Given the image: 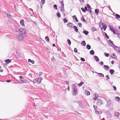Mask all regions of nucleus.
Instances as JSON below:
<instances>
[{
  "label": "nucleus",
  "mask_w": 120,
  "mask_h": 120,
  "mask_svg": "<svg viewBox=\"0 0 120 120\" xmlns=\"http://www.w3.org/2000/svg\"><path fill=\"white\" fill-rule=\"evenodd\" d=\"M81 45L84 46H85L86 45V43H85V41H82L81 43Z\"/></svg>",
  "instance_id": "6ab92c4d"
},
{
  "label": "nucleus",
  "mask_w": 120,
  "mask_h": 120,
  "mask_svg": "<svg viewBox=\"0 0 120 120\" xmlns=\"http://www.w3.org/2000/svg\"><path fill=\"white\" fill-rule=\"evenodd\" d=\"M113 88L114 90H116V87L115 86H113Z\"/></svg>",
  "instance_id": "e2e57ef3"
},
{
  "label": "nucleus",
  "mask_w": 120,
  "mask_h": 120,
  "mask_svg": "<svg viewBox=\"0 0 120 120\" xmlns=\"http://www.w3.org/2000/svg\"><path fill=\"white\" fill-rule=\"evenodd\" d=\"M57 15V17H59L60 18V13L59 12H58L57 13H56Z\"/></svg>",
  "instance_id": "f704fd0d"
},
{
  "label": "nucleus",
  "mask_w": 120,
  "mask_h": 120,
  "mask_svg": "<svg viewBox=\"0 0 120 120\" xmlns=\"http://www.w3.org/2000/svg\"><path fill=\"white\" fill-rule=\"evenodd\" d=\"M104 54L106 56L108 57L109 55V53H107L106 52Z\"/></svg>",
  "instance_id": "a19ab883"
},
{
  "label": "nucleus",
  "mask_w": 120,
  "mask_h": 120,
  "mask_svg": "<svg viewBox=\"0 0 120 120\" xmlns=\"http://www.w3.org/2000/svg\"><path fill=\"white\" fill-rule=\"evenodd\" d=\"M60 4H61L62 5L61 6L64 7V5L63 3V0L61 1V2H60Z\"/></svg>",
  "instance_id": "4c0bfd02"
},
{
  "label": "nucleus",
  "mask_w": 120,
  "mask_h": 120,
  "mask_svg": "<svg viewBox=\"0 0 120 120\" xmlns=\"http://www.w3.org/2000/svg\"><path fill=\"white\" fill-rule=\"evenodd\" d=\"M104 69L106 71H108L109 69V67L108 65H104Z\"/></svg>",
  "instance_id": "dca6fc26"
},
{
  "label": "nucleus",
  "mask_w": 120,
  "mask_h": 120,
  "mask_svg": "<svg viewBox=\"0 0 120 120\" xmlns=\"http://www.w3.org/2000/svg\"><path fill=\"white\" fill-rule=\"evenodd\" d=\"M64 22L65 23H66L68 22V20H67L65 19H64L63 20Z\"/></svg>",
  "instance_id": "de8ad7c7"
},
{
  "label": "nucleus",
  "mask_w": 120,
  "mask_h": 120,
  "mask_svg": "<svg viewBox=\"0 0 120 120\" xmlns=\"http://www.w3.org/2000/svg\"><path fill=\"white\" fill-rule=\"evenodd\" d=\"M89 33V32L86 30H84L83 31V33L86 35H87Z\"/></svg>",
  "instance_id": "a211bd4d"
},
{
  "label": "nucleus",
  "mask_w": 120,
  "mask_h": 120,
  "mask_svg": "<svg viewBox=\"0 0 120 120\" xmlns=\"http://www.w3.org/2000/svg\"><path fill=\"white\" fill-rule=\"evenodd\" d=\"M114 72V70L112 69H110L109 70L110 73L111 75H113Z\"/></svg>",
  "instance_id": "4be33fe9"
},
{
  "label": "nucleus",
  "mask_w": 120,
  "mask_h": 120,
  "mask_svg": "<svg viewBox=\"0 0 120 120\" xmlns=\"http://www.w3.org/2000/svg\"><path fill=\"white\" fill-rule=\"evenodd\" d=\"M25 37L21 33H18L16 34V38L19 41L22 40L23 38Z\"/></svg>",
  "instance_id": "f257e3e1"
},
{
  "label": "nucleus",
  "mask_w": 120,
  "mask_h": 120,
  "mask_svg": "<svg viewBox=\"0 0 120 120\" xmlns=\"http://www.w3.org/2000/svg\"><path fill=\"white\" fill-rule=\"evenodd\" d=\"M33 82L34 83H35L37 82V79H34L33 81Z\"/></svg>",
  "instance_id": "37998d69"
},
{
  "label": "nucleus",
  "mask_w": 120,
  "mask_h": 120,
  "mask_svg": "<svg viewBox=\"0 0 120 120\" xmlns=\"http://www.w3.org/2000/svg\"><path fill=\"white\" fill-rule=\"evenodd\" d=\"M99 12V10L97 9H96L95 10V13L97 15H98Z\"/></svg>",
  "instance_id": "ddd939ff"
},
{
  "label": "nucleus",
  "mask_w": 120,
  "mask_h": 120,
  "mask_svg": "<svg viewBox=\"0 0 120 120\" xmlns=\"http://www.w3.org/2000/svg\"><path fill=\"white\" fill-rule=\"evenodd\" d=\"M16 32H20V29L18 28H17L15 30Z\"/></svg>",
  "instance_id": "864d4df0"
},
{
  "label": "nucleus",
  "mask_w": 120,
  "mask_h": 120,
  "mask_svg": "<svg viewBox=\"0 0 120 120\" xmlns=\"http://www.w3.org/2000/svg\"><path fill=\"white\" fill-rule=\"evenodd\" d=\"M84 8H85V10L86 11H88V9L87 8V7H86V6H85L84 7Z\"/></svg>",
  "instance_id": "338daca9"
},
{
  "label": "nucleus",
  "mask_w": 120,
  "mask_h": 120,
  "mask_svg": "<svg viewBox=\"0 0 120 120\" xmlns=\"http://www.w3.org/2000/svg\"><path fill=\"white\" fill-rule=\"evenodd\" d=\"M86 6H87V8H88V9L90 8H91V7L90 6V5H89V4H86Z\"/></svg>",
  "instance_id": "8fccbe9b"
},
{
  "label": "nucleus",
  "mask_w": 120,
  "mask_h": 120,
  "mask_svg": "<svg viewBox=\"0 0 120 120\" xmlns=\"http://www.w3.org/2000/svg\"><path fill=\"white\" fill-rule=\"evenodd\" d=\"M97 30L96 28H95L94 27H93L92 28V31L94 32V31H96Z\"/></svg>",
  "instance_id": "2f4dec72"
},
{
  "label": "nucleus",
  "mask_w": 120,
  "mask_h": 120,
  "mask_svg": "<svg viewBox=\"0 0 120 120\" xmlns=\"http://www.w3.org/2000/svg\"><path fill=\"white\" fill-rule=\"evenodd\" d=\"M115 15L117 18L119 19L120 18V15H119L116 14Z\"/></svg>",
  "instance_id": "c756f323"
},
{
  "label": "nucleus",
  "mask_w": 120,
  "mask_h": 120,
  "mask_svg": "<svg viewBox=\"0 0 120 120\" xmlns=\"http://www.w3.org/2000/svg\"><path fill=\"white\" fill-rule=\"evenodd\" d=\"M108 103L109 105H111L112 103L111 100L110 99H109L108 100Z\"/></svg>",
  "instance_id": "f3484780"
},
{
  "label": "nucleus",
  "mask_w": 120,
  "mask_h": 120,
  "mask_svg": "<svg viewBox=\"0 0 120 120\" xmlns=\"http://www.w3.org/2000/svg\"><path fill=\"white\" fill-rule=\"evenodd\" d=\"M37 83L38 84H40L42 80V79L41 78H38L37 79Z\"/></svg>",
  "instance_id": "0eeeda50"
},
{
  "label": "nucleus",
  "mask_w": 120,
  "mask_h": 120,
  "mask_svg": "<svg viewBox=\"0 0 120 120\" xmlns=\"http://www.w3.org/2000/svg\"><path fill=\"white\" fill-rule=\"evenodd\" d=\"M81 20H82L83 22H87L86 21L85 19L84 18L83 16H82V18H81Z\"/></svg>",
  "instance_id": "72a5a7b5"
},
{
  "label": "nucleus",
  "mask_w": 120,
  "mask_h": 120,
  "mask_svg": "<svg viewBox=\"0 0 120 120\" xmlns=\"http://www.w3.org/2000/svg\"><path fill=\"white\" fill-rule=\"evenodd\" d=\"M74 51L75 52H78L76 48H74Z\"/></svg>",
  "instance_id": "603ef678"
},
{
  "label": "nucleus",
  "mask_w": 120,
  "mask_h": 120,
  "mask_svg": "<svg viewBox=\"0 0 120 120\" xmlns=\"http://www.w3.org/2000/svg\"><path fill=\"white\" fill-rule=\"evenodd\" d=\"M29 75L31 77H32V74L31 73H30L29 74Z\"/></svg>",
  "instance_id": "774afa93"
},
{
  "label": "nucleus",
  "mask_w": 120,
  "mask_h": 120,
  "mask_svg": "<svg viewBox=\"0 0 120 120\" xmlns=\"http://www.w3.org/2000/svg\"><path fill=\"white\" fill-rule=\"evenodd\" d=\"M86 47L88 50L90 49L91 48V46L89 45H86Z\"/></svg>",
  "instance_id": "cd10ccee"
},
{
  "label": "nucleus",
  "mask_w": 120,
  "mask_h": 120,
  "mask_svg": "<svg viewBox=\"0 0 120 120\" xmlns=\"http://www.w3.org/2000/svg\"><path fill=\"white\" fill-rule=\"evenodd\" d=\"M98 74L99 75H100L101 76H102L103 77H104V75L103 74H102V73H98Z\"/></svg>",
  "instance_id": "ea45409f"
},
{
  "label": "nucleus",
  "mask_w": 120,
  "mask_h": 120,
  "mask_svg": "<svg viewBox=\"0 0 120 120\" xmlns=\"http://www.w3.org/2000/svg\"><path fill=\"white\" fill-rule=\"evenodd\" d=\"M26 81L24 79H19V80H18V81L19 82V83H20L22 84V83H25L27 82V81Z\"/></svg>",
  "instance_id": "39448f33"
},
{
  "label": "nucleus",
  "mask_w": 120,
  "mask_h": 120,
  "mask_svg": "<svg viewBox=\"0 0 120 120\" xmlns=\"http://www.w3.org/2000/svg\"><path fill=\"white\" fill-rule=\"evenodd\" d=\"M72 88V94L74 95H76L78 94L77 89L75 85H73Z\"/></svg>",
  "instance_id": "f03ea898"
},
{
  "label": "nucleus",
  "mask_w": 120,
  "mask_h": 120,
  "mask_svg": "<svg viewBox=\"0 0 120 120\" xmlns=\"http://www.w3.org/2000/svg\"><path fill=\"white\" fill-rule=\"evenodd\" d=\"M73 28L75 29V31L76 32H78V30L77 27L76 26H73Z\"/></svg>",
  "instance_id": "9b49d317"
},
{
  "label": "nucleus",
  "mask_w": 120,
  "mask_h": 120,
  "mask_svg": "<svg viewBox=\"0 0 120 120\" xmlns=\"http://www.w3.org/2000/svg\"><path fill=\"white\" fill-rule=\"evenodd\" d=\"M78 103L81 107L83 108V105L81 102L80 101H78Z\"/></svg>",
  "instance_id": "f8f14e48"
},
{
  "label": "nucleus",
  "mask_w": 120,
  "mask_h": 120,
  "mask_svg": "<svg viewBox=\"0 0 120 120\" xmlns=\"http://www.w3.org/2000/svg\"><path fill=\"white\" fill-rule=\"evenodd\" d=\"M81 10L82 11L84 12H85V9L83 8H81Z\"/></svg>",
  "instance_id": "a18cd8bd"
},
{
  "label": "nucleus",
  "mask_w": 120,
  "mask_h": 120,
  "mask_svg": "<svg viewBox=\"0 0 120 120\" xmlns=\"http://www.w3.org/2000/svg\"><path fill=\"white\" fill-rule=\"evenodd\" d=\"M11 60H10L9 59H7L5 60V63H7V64L11 62Z\"/></svg>",
  "instance_id": "1a4fd4ad"
},
{
  "label": "nucleus",
  "mask_w": 120,
  "mask_h": 120,
  "mask_svg": "<svg viewBox=\"0 0 120 120\" xmlns=\"http://www.w3.org/2000/svg\"><path fill=\"white\" fill-rule=\"evenodd\" d=\"M105 37H106L107 39H109V37L106 33H105Z\"/></svg>",
  "instance_id": "58836bf2"
},
{
  "label": "nucleus",
  "mask_w": 120,
  "mask_h": 120,
  "mask_svg": "<svg viewBox=\"0 0 120 120\" xmlns=\"http://www.w3.org/2000/svg\"><path fill=\"white\" fill-rule=\"evenodd\" d=\"M84 82H83L81 81L80 83L78 84V86H81L82 85L84 84Z\"/></svg>",
  "instance_id": "c85d7f7f"
},
{
  "label": "nucleus",
  "mask_w": 120,
  "mask_h": 120,
  "mask_svg": "<svg viewBox=\"0 0 120 120\" xmlns=\"http://www.w3.org/2000/svg\"><path fill=\"white\" fill-rule=\"evenodd\" d=\"M53 7L56 10H57V6L56 5L54 4L53 5Z\"/></svg>",
  "instance_id": "c9c22d12"
},
{
  "label": "nucleus",
  "mask_w": 120,
  "mask_h": 120,
  "mask_svg": "<svg viewBox=\"0 0 120 120\" xmlns=\"http://www.w3.org/2000/svg\"><path fill=\"white\" fill-rule=\"evenodd\" d=\"M73 24L71 22L68 23L67 24V26L68 27H70L71 28H73V27H72L73 26Z\"/></svg>",
  "instance_id": "6e6552de"
},
{
  "label": "nucleus",
  "mask_w": 120,
  "mask_h": 120,
  "mask_svg": "<svg viewBox=\"0 0 120 120\" xmlns=\"http://www.w3.org/2000/svg\"><path fill=\"white\" fill-rule=\"evenodd\" d=\"M20 79H24V78L22 76H19Z\"/></svg>",
  "instance_id": "680f3d73"
},
{
  "label": "nucleus",
  "mask_w": 120,
  "mask_h": 120,
  "mask_svg": "<svg viewBox=\"0 0 120 120\" xmlns=\"http://www.w3.org/2000/svg\"><path fill=\"white\" fill-rule=\"evenodd\" d=\"M106 78H107V80H109V77L108 75H106Z\"/></svg>",
  "instance_id": "79ce46f5"
},
{
  "label": "nucleus",
  "mask_w": 120,
  "mask_h": 120,
  "mask_svg": "<svg viewBox=\"0 0 120 120\" xmlns=\"http://www.w3.org/2000/svg\"><path fill=\"white\" fill-rule=\"evenodd\" d=\"M102 26H103V28L104 30H105L106 28V26H105V25L104 23H102Z\"/></svg>",
  "instance_id": "b1692460"
},
{
  "label": "nucleus",
  "mask_w": 120,
  "mask_h": 120,
  "mask_svg": "<svg viewBox=\"0 0 120 120\" xmlns=\"http://www.w3.org/2000/svg\"><path fill=\"white\" fill-rule=\"evenodd\" d=\"M93 107H94V108L95 110H97L98 109L97 106L94 105H93Z\"/></svg>",
  "instance_id": "c03bdc74"
},
{
  "label": "nucleus",
  "mask_w": 120,
  "mask_h": 120,
  "mask_svg": "<svg viewBox=\"0 0 120 120\" xmlns=\"http://www.w3.org/2000/svg\"><path fill=\"white\" fill-rule=\"evenodd\" d=\"M20 24L22 26H24V21L23 20H21L20 21Z\"/></svg>",
  "instance_id": "2eb2a0df"
},
{
  "label": "nucleus",
  "mask_w": 120,
  "mask_h": 120,
  "mask_svg": "<svg viewBox=\"0 0 120 120\" xmlns=\"http://www.w3.org/2000/svg\"><path fill=\"white\" fill-rule=\"evenodd\" d=\"M41 2L42 4H44L45 2V0H42L41 1Z\"/></svg>",
  "instance_id": "052dcab7"
},
{
  "label": "nucleus",
  "mask_w": 120,
  "mask_h": 120,
  "mask_svg": "<svg viewBox=\"0 0 120 120\" xmlns=\"http://www.w3.org/2000/svg\"><path fill=\"white\" fill-rule=\"evenodd\" d=\"M26 30L23 28H21L20 29V33H21L24 36H26Z\"/></svg>",
  "instance_id": "7ed1b4c3"
},
{
  "label": "nucleus",
  "mask_w": 120,
  "mask_h": 120,
  "mask_svg": "<svg viewBox=\"0 0 120 120\" xmlns=\"http://www.w3.org/2000/svg\"><path fill=\"white\" fill-rule=\"evenodd\" d=\"M80 3H83L84 2V1L83 0H79Z\"/></svg>",
  "instance_id": "4d7b16f0"
},
{
  "label": "nucleus",
  "mask_w": 120,
  "mask_h": 120,
  "mask_svg": "<svg viewBox=\"0 0 120 120\" xmlns=\"http://www.w3.org/2000/svg\"><path fill=\"white\" fill-rule=\"evenodd\" d=\"M114 46V48L118 52H120V48L118 47H117L114 44H113Z\"/></svg>",
  "instance_id": "423d86ee"
},
{
  "label": "nucleus",
  "mask_w": 120,
  "mask_h": 120,
  "mask_svg": "<svg viewBox=\"0 0 120 120\" xmlns=\"http://www.w3.org/2000/svg\"><path fill=\"white\" fill-rule=\"evenodd\" d=\"M110 30L112 31V30H113L112 29H113V28L112 26H110Z\"/></svg>",
  "instance_id": "0e129e2a"
},
{
  "label": "nucleus",
  "mask_w": 120,
  "mask_h": 120,
  "mask_svg": "<svg viewBox=\"0 0 120 120\" xmlns=\"http://www.w3.org/2000/svg\"><path fill=\"white\" fill-rule=\"evenodd\" d=\"M78 25L80 27H82V24L81 23H78Z\"/></svg>",
  "instance_id": "49530a36"
},
{
  "label": "nucleus",
  "mask_w": 120,
  "mask_h": 120,
  "mask_svg": "<svg viewBox=\"0 0 120 120\" xmlns=\"http://www.w3.org/2000/svg\"><path fill=\"white\" fill-rule=\"evenodd\" d=\"M90 53L91 55H93L94 54V50H91L90 51Z\"/></svg>",
  "instance_id": "bb28decb"
},
{
  "label": "nucleus",
  "mask_w": 120,
  "mask_h": 120,
  "mask_svg": "<svg viewBox=\"0 0 120 120\" xmlns=\"http://www.w3.org/2000/svg\"><path fill=\"white\" fill-rule=\"evenodd\" d=\"M103 102L101 99H98V100L97 104L99 106H100L103 104Z\"/></svg>",
  "instance_id": "20e7f679"
},
{
  "label": "nucleus",
  "mask_w": 120,
  "mask_h": 120,
  "mask_svg": "<svg viewBox=\"0 0 120 120\" xmlns=\"http://www.w3.org/2000/svg\"><path fill=\"white\" fill-rule=\"evenodd\" d=\"M111 56L112 58L114 59H116L117 58L116 55L114 53L112 54L111 55Z\"/></svg>",
  "instance_id": "9d476101"
},
{
  "label": "nucleus",
  "mask_w": 120,
  "mask_h": 120,
  "mask_svg": "<svg viewBox=\"0 0 120 120\" xmlns=\"http://www.w3.org/2000/svg\"><path fill=\"white\" fill-rule=\"evenodd\" d=\"M7 15L8 16V18H11L12 17V16L8 14H7Z\"/></svg>",
  "instance_id": "3c124183"
},
{
  "label": "nucleus",
  "mask_w": 120,
  "mask_h": 120,
  "mask_svg": "<svg viewBox=\"0 0 120 120\" xmlns=\"http://www.w3.org/2000/svg\"><path fill=\"white\" fill-rule=\"evenodd\" d=\"M111 31L113 32V33L114 34H116V33L115 32V31L114 30H112Z\"/></svg>",
  "instance_id": "bf43d9fd"
},
{
  "label": "nucleus",
  "mask_w": 120,
  "mask_h": 120,
  "mask_svg": "<svg viewBox=\"0 0 120 120\" xmlns=\"http://www.w3.org/2000/svg\"><path fill=\"white\" fill-rule=\"evenodd\" d=\"M85 93L87 95H89L90 94V92L88 90H86L85 91Z\"/></svg>",
  "instance_id": "473e14b6"
},
{
  "label": "nucleus",
  "mask_w": 120,
  "mask_h": 120,
  "mask_svg": "<svg viewBox=\"0 0 120 120\" xmlns=\"http://www.w3.org/2000/svg\"><path fill=\"white\" fill-rule=\"evenodd\" d=\"M115 100L118 101H120V98L118 97H116L115 98Z\"/></svg>",
  "instance_id": "393cba45"
},
{
  "label": "nucleus",
  "mask_w": 120,
  "mask_h": 120,
  "mask_svg": "<svg viewBox=\"0 0 120 120\" xmlns=\"http://www.w3.org/2000/svg\"><path fill=\"white\" fill-rule=\"evenodd\" d=\"M67 41L69 45H70L71 44V42L70 40L69 39H68L67 40Z\"/></svg>",
  "instance_id": "e433bc0d"
},
{
  "label": "nucleus",
  "mask_w": 120,
  "mask_h": 120,
  "mask_svg": "<svg viewBox=\"0 0 120 120\" xmlns=\"http://www.w3.org/2000/svg\"><path fill=\"white\" fill-rule=\"evenodd\" d=\"M95 113L96 114H99V111L97 110H95Z\"/></svg>",
  "instance_id": "6e6d98bb"
},
{
  "label": "nucleus",
  "mask_w": 120,
  "mask_h": 120,
  "mask_svg": "<svg viewBox=\"0 0 120 120\" xmlns=\"http://www.w3.org/2000/svg\"><path fill=\"white\" fill-rule=\"evenodd\" d=\"M109 41L110 43H111L113 45V44L112 41L110 39H109Z\"/></svg>",
  "instance_id": "13d9d810"
},
{
  "label": "nucleus",
  "mask_w": 120,
  "mask_h": 120,
  "mask_svg": "<svg viewBox=\"0 0 120 120\" xmlns=\"http://www.w3.org/2000/svg\"><path fill=\"white\" fill-rule=\"evenodd\" d=\"M28 62L31 63L32 64H34V61L31 60L30 59H29L28 60Z\"/></svg>",
  "instance_id": "a878e982"
},
{
  "label": "nucleus",
  "mask_w": 120,
  "mask_h": 120,
  "mask_svg": "<svg viewBox=\"0 0 120 120\" xmlns=\"http://www.w3.org/2000/svg\"><path fill=\"white\" fill-rule=\"evenodd\" d=\"M45 39L47 42H49V39L47 36H46L45 37Z\"/></svg>",
  "instance_id": "7c9ffc66"
},
{
  "label": "nucleus",
  "mask_w": 120,
  "mask_h": 120,
  "mask_svg": "<svg viewBox=\"0 0 120 120\" xmlns=\"http://www.w3.org/2000/svg\"><path fill=\"white\" fill-rule=\"evenodd\" d=\"M119 113L116 112L115 113V116L117 117H119Z\"/></svg>",
  "instance_id": "4468645a"
},
{
  "label": "nucleus",
  "mask_w": 120,
  "mask_h": 120,
  "mask_svg": "<svg viewBox=\"0 0 120 120\" xmlns=\"http://www.w3.org/2000/svg\"><path fill=\"white\" fill-rule=\"evenodd\" d=\"M99 64L101 65H102L104 64L103 62L102 61H100L99 62Z\"/></svg>",
  "instance_id": "5fc2aeb1"
},
{
  "label": "nucleus",
  "mask_w": 120,
  "mask_h": 120,
  "mask_svg": "<svg viewBox=\"0 0 120 120\" xmlns=\"http://www.w3.org/2000/svg\"><path fill=\"white\" fill-rule=\"evenodd\" d=\"M94 58L96 60V61L97 62H98L99 60L98 57L96 56H94Z\"/></svg>",
  "instance_id": "aec40b11"
},
{
  "label": "nucleus",
  "mask_w": 120,
  "mask_h": 120,
  "mask_svg": "<svg viewBox=\"0 0 120 120\" xmlns=\"http://www.w3.org/2000/svg\"><path fill=\"white\" fill-rule=\"evenodd\" d=\"M98 96V95H97L96 94H95V98H93V100H97Z\"/></svg>",
  "instance_id": "5701e85b"
},
{
  "label": "nucleus",
  "mask_w": 120,
  "mask_h": 120,
  "mask_svg": "<svg viewBox=\"0 0 120 120\" xmlns=\"http://www.w3.org/2000/svg\"><path fill=\"white\" fill-rule=\"evenodd\" d=\"M88 11L90 13H91L92 12V11L91 10V8L88 9Z\"/></svg>",
  "instance_id": "69168bd1"
},
{
  "label": "nucleus",
  "mask_w": 120,
  "mask_h": 120,
  "mask_svg": "<svg viewBox=\"0 0 120 120\" xmlns=\"http://www.w3.org/2000/svg\"><path fill=\"white\" fill-rule=\"evenodd\" d=\"M80 60L82 61H85V59L83 58H81Z\"/></svg>",
  "instance_id": "09e8293b"
},
{
  "label": "nucleus",
  "mask_w": 120,
  "mask_h": 120,
  "mask_svg": "<svg viewBox=\"0 0 120 120\" xmlns=\"http://www.w3.org/2000/svg\"><path fill=\"white\" fill-rule=\"evenodd\" d=\"M61 11L63 13H64V7L61 6L60 7Z\"/></svg>",
  "instance_id": "412c9836"
}]
</instances>
